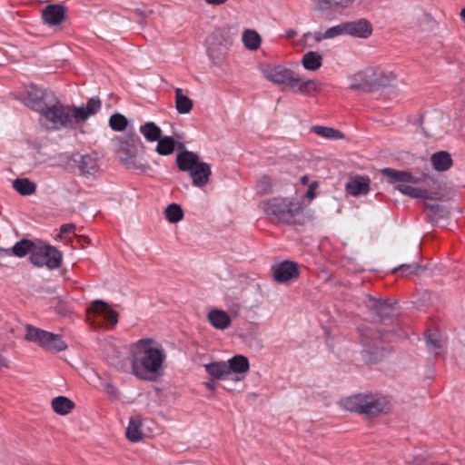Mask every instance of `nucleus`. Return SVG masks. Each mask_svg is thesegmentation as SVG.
I'll list each match as a JSON object with an SVG mask.
<instances>
[{
    "label": "nucleus",
    "mask_w": 465,
    "mask_h": 465,
    "mask_svg": "<svg viewBox=\"0 0 465 465\" xmlns=\"http://www.w3.org/2000/svg\"><path fill=\"white\" fill-rule=\"evenodd\" d=\"M295 35H296V32L293 30H291V31L287 32L286 36L288 38H291V37H293Z\"/></svg>",
    "instance_id": "50"
},
{
    "label": "nucleus",
    "mask_w": 465,
    "mask_h": 465,
    "mask_svg": "<svg viewBox=\"0 0 465 465\" xmlns=\"http://www.w3.org/2000/svg\"><path fill=\"white\" fill-rule=\"evenodd\" d=\"M207 319L210 324L217 330L227 329L232 322L230 315L223 310L212 309L207 314Z\"/></svg>",
    "instance_id": "23"
},
{
    "label": "nucleus",
    "mask_w": 465,
    "mask_h": 465,
    "mask_svg": "<svg viewBox=\"0 0 465 465\" xmlns=\"http://www.w3.org/2000/svg\"><path fill=\"white\" fill-rule=\"evenodd\" d=\"M206 372L213 380H225L229 378L226 361H213L204 364Z\"/></svg>",
    "instance_id": "27"
},
{
    "label": "nucleus",
    "mask_w": 465,
    "mask_h": 465,
    "mask_svg": "<svg viewBox=\"0 0 465 465\" xmlns=\"http://www.w3.org/2000/svg\"><path fill=\"white\" fill-rule=\"evenodd\" d=\"M352 2L353 0H316V8L326 13L337 7H348Z\"/></svg>",
    "instance_id": "31"
},
{
    "label": "nucleus",
    "mask_w": 465,
    "mask_h": 465,
    "mask_svg": "<svg viewBox=\"0 0 465 465\" xmlns=\"http://www.w3.org/2000/svg\"><path fill=\"white\" fill-rule=\"evenodd\" d=\"M430 163L434 170L438 172H445L451 167L452 159L449 153L445 151H440L434 153L430 156Z\"/></svg>",
    "instance_id": "26"
},
{
    "label": "nucleus",
    "mask_w": 465,
    "mask_h": 465,
    "mask_svg": "<svg viewBox=\"0 0 465 465\" xmlns=\"http://www.w3.org/2000/svg\"><path fill=\"white\" fill-rule=\"evenodd\" d=\"M317 187V183L314 182L310 184L309 188H308V191L305 194V197L311 201L312 200L314 197H315V189Z\"/></svg>",
    "instance_id": "46"
},
{
    "label": "nucleus",
    "mask_w": 465,
    "mask_h": 465,
    "mask_svg": "<svg viewBox=\"0 0 465 465\" xmlns=\"http://www.w3.org/2000/svg\"><path fill=\"white\" fill-rule=\"evenodd\" d=\"M119 157L121 162L128 169H141L142 171H145L146 169L143 164L136 163L135 154L131 152L121 151Z\"/></svg>",
    "instance_id": "38"
},
{
    "label": "nucleus",
    "mask_w": 465,
    "mask_h": 465,
    "mask_svg": "<svg viewBox=\"0 0 465 465\" xmlns=\"http://www.w3.org/2000/svg\"><path fill=\"white\" fill-rule=\"evenodd\" d=\"M419 268V264L414 262L411 264H402L398 268H395L393 272L401 271L403 274H413L418 271Z\"/></svg>",
    "instance_id": "43"
},
{
    "label": "nucleus",
    "mask_w": 465,
    "mask_h": 465,
    "mask_svg": "<svg viewBox=\"0 0 465 465\" xmlns=\"http://www.w3.org/2000/svg\"><path fill=\"white\" fill-rule=\"evenodd\" d=\"M74 229H75V226L72 223L63 224L60 228V234L57 237L60 238L61 234H64V233L73 232L74 231Z\"/></svg>",
    "instance_id": "45"
},
{
    "label": "nucleus",
    "mask_w": 465,
    "mask_h": 465,
    "mask_svg": "<svg viewBox=\"0 0 465 465\" xmlns=\"http://www.w3.org/2000/svg\"><path fill=\"white\" fill-rule=\"evenodd\" d=\"M272 272L274 280L278 282H286L299 276L297 264L289 261L274 265Z\"/></svg>",
    "instance_id": "15"
},
{
    "label": "nucleus",
    "mask_w": 465,
    "mask_h": 465,
    "mask_svg": "<svg viewBox=\"0 0 465 465\" xmlns=\"http://www.w3.org/2000/svg\"><path fill=\"white\" fill-rule=\"evenodd\" d=\"M302 41L304 46L312 47L315 44L322 41V33L308 32L303 35Z\"/></svg>",
    "instance_id": "42"
},
{
    "label": "nucleus",
    "mask_w": 465,
    "mask_h": 465,
    "mask_svg": "<svg viewBox=\"0 0 465 465\" xmlns=\"http://www.w3.org/2000/svg\"><path fill=\"white\" fill-rule=\"evenodd\" d=\"M341 404L347 411L368 415H376L389 410L387 398L378 394H356L343 399Z\"/></svg>",
    "instance_id": "7"
},
{
    "label": "nucleus",
    "mask_w": 465,
    "mask_h": 465,
    "mask_svg": "<svg viewBox=\"0 0 465 465\" xmlns=\"http://www.w3.org/2000/svg\"><path fill=\"white\" fill-rule=\"evenodd\" d=\"M287 86L296 94L310 95L317 92L321 87V83L313 79L301 78L295 72L292 74Z\"/></svg>",
    "instance_id": "14"
},
{
    "label": "nucleus",
    "mask_w": 465,
    "mask_h": 465,
    "mask_svg": "<svg viewBox=\"0 0 465 465\" xmlns=\"http://www.w3.org/2000/svg\"><path fill=\"white\" fill-rule=\"evenodd\" d=\"M101 105V101L97 97L90 98L84 106H70L54 96V100L47 104L41 117L48 128L74 130L82 126L88 118L98 113Z\"/></svg>",
    "instance_id": "1"
},
{
    "label": "nucleus",
    "mask_w": 465,
    "mask_h": 465,
    "mask_svg": "<svg viewBox=\"0 0 465 465\" xmlns=\"http://www.w3.org/2000/svg\"><path fill=\"white\" fill-rule=\"evenodd\" d=\"M88 312L95 316L104 317L112 325H115L118 322V313L101 300L94 301L88 308Z\"/></svg>",
    "instance_id": "16"
},
{
    "label": "nucleus",
    "mask_w": 465,
    "mask_h": 465,
    "mask_svg": "<svg viewBox=\"0 0 465 465\" xmlns=\"http://www.w3.org/2000/svg\"><path fill=\"white\" fill-rule=\"evenodd\" d=\"M175 108L181 114H189L193 108V101L183 94L181 88L175 89Z\"/></svg>",
    "instance_id": "30"
},
{
    "label": "nucleus",
    "mask_w": 465,
    "mask_h": 465,
    "mask_svg": "<svg viewBox=\"0 0 465 465\" xmlns=\"http://www.w3.org/2000/svg\"><path fill=\"white\" fill-rule=\"evenodd\" d=\"M271 186H272L271 179L267 176H263L259 182L258 190H259V192L265 193L268 192V190L271 188Z\"/></svg>",
    "instance_id": "44"
},
{
    "label": "nucleus",
    "mask_w": 465,
    "mask_h": 465,
    "mask_svg": "<svg viewBox=\"0 0 465 465\" xmlns=\"http://www.w3.org/2000/svg\"><path fill=\"white\" fill-rule=\"evenodd\" d=\"M164 214L166 220L171 223L182 221L184 216L182 207L177 203L169 204L164 210Z\"/></svg>",
    "instance_id": "36"
},
{
    "label": "nucleus",
    "mask_w": 465,
    "mask_h": 465,
    "mask_svg": "<svg viewBox=\"0 0 465 465\" xmlns=\"http://www.w3.org/2000/svg\"><path fill=\"white\" fill-rule=\"evenodd\" d=\"M395 78L392 71L372 64L350 74L348 82L351 90L371 93L390 85Z\"/></svg>",
    "instance_id": "3"
},
{
    "label": "nucleus",
    "mask_w": 465,
    "mask_h": 465,
    "mask_svg": "<svg viewBox=\"0 0 465 465\" xmlns=\"http://www.w3.org/2000/svg\"><path fill=\"white\" fill-rule=\"evenodd\" d=\"M367 307L379 318L382 319L392 312L391 303L388 300H377L370 295L366 296Z\"/></svg>",
    "instance_id": "24"
},
{
    "label": "nucleus",
    "mask_w": 465,
    "mask_h": 465,
    "mask_svg": "<svg viewBox=\"0 0 465 465\" xmlns=\"http://www.w3.org/2000/svg\"><path fill=\"white\" fill-rule=\"evenodd\" d=\"M231 42L221 30H215L206 40V53L211 63L222 66L227 58Z\"/></svg>",
    "instance_id": "9"
},
{
    "label": "nucleus",
    "mask_w": 465,
    "mask_h": 465,
    "mask_svg": "<svg viewBox=\"0 0 465 465\" xmlns=\"http://www.w3.org/2000/svg\"><path fill=\"white\" fill-rule=\"evenodd\" d=\"M176 165L180 171L189 173L193 186L203 188L208 184L212 174L211 166L200 161L197 153L188 150L178 153Z\"/></svg>",
    "instance_id": "6"
},
{
    "label": "nucleus",
    "mask_w": 465,
    "mask_h": 465,
    "mask_svg": "<svg viewBox=\"0 0 465 465\" xmlns=\"http://www.w3.org/2000/svg\"><path fill=\"white\" fill-rule=\"evenodd\" d=\"M65 17V7L58 5H48L42 11V18L44 22L50 25H57L63 22Z\"/></svg>",
    "instance_id": "17"
},
{
    "label": "nucleus",
    "mask_w": 465,
    "mask_h": 465,
    "mask_svg": "<svg viewBox=\"0 0 465 465\" xmlns=\"http://www.w3.org/2000/svg\"><path fill=\"white\" fill-rule=\"evenodd\" d=\"M262 75L277 85L288 84L294 71L283 64H267L262 69Z\"/></svg>",
    "instance_id": "13"
},
{
    "label": "nucleus",
    "mask_w": 465,
    "mask_h": 465,
    "mask_svg": "<svg viewBox=\"0 0 465 465\" xmlns=\"http://www.w3.org/2000/svg\"><path fill=\"white\" fill-rule=\"evenodd\" d=\"M345 24L346 35H350L359 38H367L371 34V25L365 19H359Z\"/></svg>",
    "instance_id": "20"
},
{
    "label": "nucleus",
    "mask_w": 465,
    "mask_h": 465,
    "mask_svg": "<svg viewBox=\"0 0 465 465\" xmlns=\"http://www.w3.org/2000/svg\"><path fill=\"white\" fill-rule=\"evenodd\" d=\"M204 385L205 387L209 390V391H213L215 389H216V383H215V380H213L212 378V380L204 382Z\"/></svg>",
    "instance_id": "47"
},
{
    "label": "nucleus",
    "mask_w": 465,
    "mask_h": 465,
    "mask_svg": "<svg viewBox=\"0 0 465 465\" xmlns=\"http://www.w3.org/2000/svg\"><path fill=\"white\" fill-rule=\"evenodd\" d=\"M175 149L180 152L186 150L183 143L176 142L173 136L164 135L157 141L155 151L160 155L167 156L172 154Z\"/></svg>",
    "instance_id": "19"
},
{
    "label": "nucleus",
    "mask_w": 465,
    "mask_h": 465,
    "mask_svg": "<svg viewBox=\"0 0 465 465\" xmlns=\"http://www.w3.org/2000/svg\"><path fill=\"white\" fill-rule=\"evenodd\" d=\"M342 35H346L344 23L327 29L323 34H322V40L332 39Z\"/></svg>",
    "instance_id": "41"
},
{
    "label": "nucleus",
    "mask_w": 465,
    "mask_h": 465,
    "mask_svg": "<svg viewBox=\"0 0 465 465\" xmlns=\"http://www.w3.org/2000/svg\"><path fill=\"white\" fill-rule=\"evenodd\" d=\"M108 361H110V363H114V358L108 359Z\"/></svg>",
    "instance_id": "54"
},
{
    "label": "nucleus",
    "mask_w": 465,
    "mask_h": 465,
    "mask_svg": "<svg viewBox=\"0 0 465 465\" xmlns=\"http://www.w3.org/2000/svg\"><path fill=\"white\" fill-rule=\"evenodd\" d=\"M36 242L37 241L23 239L17 242L12 248H2L0 253H2V257L14 255L18 258H23L27 254H30V256H32L33 249L35 248Z\"/></svg>",
    "instance_id": "18"
},
{
    "label": "nucleus",
    "mask_w": 465,
    "mask_h": 465,
    "mask_svg": "<svg viewBox=\"0 0 465 465\" xmlns=\"http://www.w3.org/2000/svg\"><path fill=\"white\" fill-rule=\"evenodd\" d=\"M263 213L272 220L293 223L302 213L300 201L294 198L273 197L261 203Z\"/></svg>",
    "instance_id": "5"
},
{
    "label": "nucleus",
    "mask_w": 465,
    "mask_h": 465,
    "mask_svg": "<svg viewBox=\"0 0 465 465\" xmlns=\"http://www.w3.org/2000/svg\"><path fill=\"white\" fill-rule=\"evenodd\" d=\"M165 360L163 349L152 339H141L131 352L132 373L138 379L150 381L161 371Z\"/></svg>",
    "instance_id": "2"
},
{
    "label": "nucleus",
    "mask_w": 465,
    "mask_h": 465,
    "mask_svg": "<svg viewBox=\"0 0 465 465\" xmlns=\"http://www.w3.org/2000/svg\"><path fill=\"white\" fill-rule=\"evenodd\" d=\"M242 43L249 51H257L262 45V37L254 29H244L242 33Z\"/></svg>",
    "instance_id": "25"
},
{
    "label": "nucleus",
    "mask_w": 465,
    "mask_h": 465,
    "mask_svg": "<svg viewBox=\"0 0 465 465\" xmlns=\"http://www.w3.org/2000/svg\"><path fill=\"white\" fill-rule=\"evenodd\" d=\"M445 344V340L437 333H430L426 336V345L431 353L440 354Z\"/></svg>",
    "instance_id": "35"
},
{
    "label": "nucleus",
    "mask_w": 465,
    "mask_h": 465,
    "mask_svg": "<svg viewBox=\"0 0 465 465\" xmlns=\"http://www.w3.org/2000/svg\"><path fill=\"white\" fill-rule=\"evenodd\" d=\"M382 174L388 178L389 182L394 185V188L402 194L414 199L436 200L439 193L415 187L422 181L421 176L412 175L409 172L384 168Z\"/></svg>",
    "instance_id": "4"
},
{
    "label": "nucleus",
    "mask_w": 465,
    "mask_h": 465,
    "mask_svg": "<svg viewBox=\"0 0 465 465\" xmlns=\"http://www.w3.org/2000/svg\"><path fill=\"white\" fill-rule=\"evenodd\" d=\"M25 340L35 342L45 350L60 352L67 349L66 342L59 334H55L30 324L26 325Z\"/></svg>",
    "instance_id": "8"
},
{
    "label": "nucleus",
    "mask_w": 465,
    "mask_h": 465,
    "mask_svg": "<svg viewBox=\"0 0 465 465\" xmlns=\"http://www.w3.org/2000/svg\"><path fill=\"white\" fill-rule=\"evenodd\" d=\"M119 354H120V352H119L118 351H115V355H114V357H115V358H119Z\"/></svg>",
    "instance_id": "53"
},
{
    "label": "nucleus",
    "mask_w": 465,
    "mask_h": 465,
    "mask_svg": "<svg viewBox=\"0 0 465 465\" xmlns=\"http://www.w3.org/2000/svg\"><path fill=\"white\" fill-rule=\"evenodd\" d=\"M73 160L76 163L80 174L84 177H95L100 171L99 159L96 153H75Z\"/></svg>",
    "instance_id": "12"
},
{
    "label": "nucleus",
    "mask_w": 465,
    "mask_h": 465,
    "mask_svg": "<svg viewBox=\"0 0 465 465\" xmlns=\"http://www.w3.org/2000/svg\"><path fill=\"white\" fill-rule=\"evenodd\" d=\"M346 190L353 196L367 194L370 191V179L357 175L346 183Z\"/></svg>",
    "instance_id": "22"
},
{
    "label": "nucleus",
    "mask_w": 465,
    "mask_h": 465,
    "mask_svg": "<svg viewBox=\"0 0 465 465\" xmlns=\"http://www.w3.org/2000/svg\"><path fill=\"white\" fill-rule=\"evenodd\" d=\"M139 131L149 143L157 142L163 136L161 128L153 122H146L142 124Z\"/></svg>",
    "instance_id": "28"
},
{
    "label": "nucleus",
    "mask_w": 465,
    "mask_h": 465,
    "mask_svg": "<svg viewBox=\"0 0 465 465\" xmlns=\"http://www.w3.org/2000/svg\"><path fill=\"white\" fill-rule=\"evenodd\" d=\"M51 405L54 411L59 415H66L74 408V403L65 396L54 398Z\"/></svg>",
    "instance_id": "29"
},
{
    "label": "nucleus",
    "mask_w": 465,
    "mask_h": 465,
    "mask_svg": "<svg viewBox=\"0 0 465 465\" xmlns=\"http://www.w3.org/2000/svg\"><path fill=\"white\" fill-rule=\"evenodd\" d=\"M227 0H205V2L209 5H223V3H225Z\"/></svg>",
    "instance_id": "48"
},
{
    "label": "nucleus",
    "mask_w": 465,
    "mask_h": 465,
    "mask_svg": "<svg viewBox=\"0 0 465 465\" xmlns=\"http://www.w3.org/2000/svg\"><path fill=\"white\" fill-rule=\"evenodd\" d=\"M14 189L22 195H31L35 193L36 185L28 178H18L13 182Z\"/></svg>",
    "instance_id": "34"
},
{
    "label": "nucleus",
    "mask_w": 465,
    "mask_h": 465,
    "mask_svg": "<svg viewBox=\"0 0 465 465\" xmlns=\"http://www.w3.org/2000/svg\"><path fill=\"white\" fill-rule=\"evenodd\" d=\"M430 213L428 214L432 223H438L440 219L446 218L448 211L439 204H429L428 205Z\"/></svg>",
    "instance_id": "39"
},
{
    "label": "nucleus",
    "mask_w": 465,
    "mask_h": 465,
    "mask_svg": "<svg viewBox=\"0 0 465 465\" xmlns=\"http://www.w3.org/2000/svg\"><path fill=\"white\" fill-rule=\"evenodd\" d=\"M141 420L139 418H131L128 427L126 429V437L133 442H138L143 439V432L141 430Z\"/></svg>",
    "instance_id": "33"
},
{
    "label": "nucleus",
    "mask_w": 465,
    "mask_h": 465,
    "mask_svg": "<svg viewBox=\"0 0 465 465\" xmlns=\"http://www.w3.org/2000/svg\"><path fill=\"white\" fill-rule=\"evenodd\" d=\"M31 262L37 267H47L54 270L62 263V253L54 246L37 241L33 249Z\"/></svg>",
    "instance_id": "10"
},
{
    "label": "nucleus",
    "mask_w": 465,
    "mask_h": 465,
    "mask_svg": "<svg viewBox=\"0 0 465 465\" xmlns=\"http://www.w3.org/2000/svg\"><path fill=\"white\" fill-rule=\"evenodd\" d=\"M8 362L5 357L0 354V368H7Z\"/></svg>",
    "instance_id": "49"
},
{
    "label": "nucleus",
    "mask_w": 465,
    "mask_h": 465,
    "mask_svg": "<svg viewBox=\"0 0 465 465\" xmlns=\"http://www.w3.org/2000/svg\"><path fill=\"white\" fill-rule=\"evenodd\" d=\"M460 16H461L462 20H463V21H464V23H465V7L461 10V12H460Z\"/></svg>",
    "instance_id": "52"
},
{
    "label": "nucleus",
    "mask_w": 465,
    "mask_h": 465,
    "mask_svg": "<svg viewBox=\"0 0 465 465\" xmlns=\"http://www.w3.org/2000/svg\"><path fill=\"white\" fill-rule=\"evenodd\" d=\"M301 182H302V184H307V183H308V182H309V179H308V177H307V176H305V175H304V176H302V177L301 178Z\"/></svg>",
    "instance_id": "51"
},
{
    "label": "nucleus",
    "mask_w": 465,
    "mask_h": 465,
    "mask_svg": "<svg viewBox=\"0 0 465 465\" xmlns=\"http://www.w3.org/2000/svg\"><path fill=\"white\" fill-rule=\"evenodd\" d=\"M54 96L51 92L40 89L35 85H30L20 95V100L25 106L41 115L47 104L54 100Z\"/></svg>",
    "instance_id": "11"
},
{
    "label": "nucleus",
    "mask_w": 465,
    "mask_h": 465,
    "mask_svg": "<svg viewBox=\"0 0 465 465\" xmlns=\"http://www.w3.org/2000/svg\"><path fill=\"white\" fill-rule=\"evenodd\" d=\"M109 125L114 131L122 132L127 126V119L121 114H114L109 119Z\"/></svg>",
    "instance_id": "40"
},
{
    "label": "nucleus",
    "mask_w": 465,
    "mask_h": 465,
    "mask_svg": "<svg viewBox=\"0 0 465 465\" xmlns=\"http://www.w3.org/2000/svg\"><path fill=\"white\" fill-rule=\"evenodd\" d=\"M312 130L316 134L327 139L338 140L343 138V134L339 130L331 127L315 125Z\"/></svg>",
    "instance_id": "37"
},
{
    "label": "nucleus",
    "mask_w": 465,
    "mask_h": 465,
    "mask_svg": "<svg viewBox=\"0 0 465 465\" xmlns=\"http://www.w3.org/2000/svg\"><path fill=\"white\" fill-rule=\"evenodd\" d=\"M302 64L306 70L316 71L322 64V56L314 51H310L302 56Z\"/></svg>",
    "instance_id": "32"
},
{
    "label": "nucleus",
    "mask_w": 465,
    "mask_h": 465,
    "mask_svg": "<svg viewBox=\"0 0 465 465\" xmlns=\"http://www.w3.org/2000/svg\"><path fill=\"white\" fill-rule=\"evenodd\" d=\"M226 363L229 376L232 373L236 374L235 378H232L233 381H240L242 378L238 375L246 373L250 367L248 359L243 355H235Z\"/></svg>",
    "instance_id": "21"
}]
</instances>
